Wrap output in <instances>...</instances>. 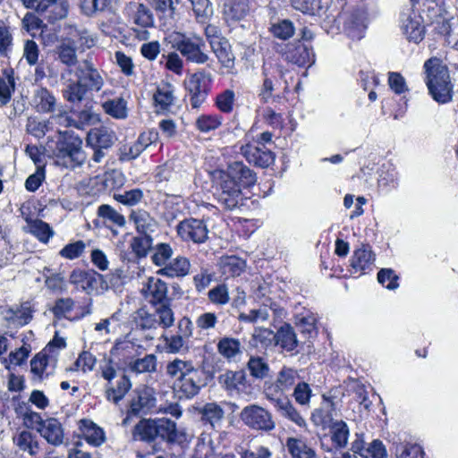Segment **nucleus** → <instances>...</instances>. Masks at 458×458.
<instances>
[{
	"label": "nucleus",
	"mask_w": 458,
	"mask_h": 458,
	"mask_svg": "<svg viewBox=\"0 0 458 458\" xmlns=\"http://www.w3.org/2000/svg\"><path fill=\"white\" fill-rule=\"evenodd\" d=\"M102 107L107 114L116 119H123L127 116L126 101L123 98L105 101Z\"/></svg>",
	"instance_id": "603ef678"
},
{
	"label": "nucleus",
	"mask_w": 458,
	"mask_h": 458,
	"mask_svg": "<svg viewBox=\"0 0 458 458\" xmlns=\"http://www.w3.org/2000/svg\"><path fill=\"white\" fill-rule=\"evenodd\" d=\"M425 82L433 99L440 104L452 101L454 85L451 81L448 67L437 57L428 59L423 65Z\"/></svg>",
	"instance_id": "7ed1b4c3"
},
{
	"label": "nucleus",
	"mask_w": 458,
	"mask_h": 458,
	"mask_svg": "<svg viewBox=\"0 0 458 458\" xmlns=\"http://www.w3.org/2000/svg\"><path fill=\"white\" fill-rule=\"evenodd\" d=\"M62 93L71 108L81 107L84 104L92 102L91 92L75 80H68L64 83Z\"/></svg>",
	"instance_id": "4468645a"
},
{
	"label": "nucleus",
	"mask_w": 458,
	"mask_h": 458,
	"mask_svg": "<svg viewBox=\"0 0 458 458\" xmlns=\"http://www.w3.org/2000/svg\"><path fill=\"white\" fill-rule=\"evenodd\" d=\"M199 22H206L213 15L209 0H189Z\"/></svg>",
	"instance_id": "680f3d73"
},
{
	"label": "nucleus",
	"mask_w": 458,
	"mask_h": 458,
	"mask_svg": "<svg viewBox=\"0 0 458 458\" xmlns=\"http://www.w3.org/2000/svg\"><path fill=\"white\" fill-rule=\"evenodd\" d=\"M246 375L243 370H226L217 377L220 386L228 392L238 389L239 386L244 385Z\"/></svg>",
	"instance_id": "79ce46f5"
},
{
	"label": "nucleus",
	"mask_w": 458,
	"mask_h": 458,
	"mask_svg": "<svg viewBox=\"0 0 458 458\" xmlns=\"http://www.w3.org/2000/svg\"><path fill=\"white\" fill-rule=\"evenodd\" d=\"M29 226V232L35 235L40 242H47L53 236L54 232L48 224L40 219L26 218Z\"/></svg>",
	"instance_id": "49530a36"
},
{
	"label": "nucleus",
	"mask_w": 458,
	"mask_h": 458,
	"mask_svg": "<svg viewBox=\"0 0 458 458\" xmlns=\"http://www.w3.org/2000/svg\"><path fill=\"white\" fill-rule=\"evenodd\" d=\"M299 379L300 374L297 369L284 366L278 372L276 382L281 386V389L288 391Z\"/></svg>",
	"instance_id": "5fc2aeb1"
},
{
	"label": "nucleus",
	"mask_w": 458,
	"mask_h": 458,
	"mask_svg": "<svg viewBox=\"0 0 458 458\" xmlns=\"http://www.w3.org/2000/svg\"><path fill=\"white\" fill-rule=\"evenodd\" d=\"M191 262L183 256L171 259L165 267L157 270V274L170 278L183 277L190 273Z\"/></svg>",
	"instance_id": "5701e85b"
},
{
	"label": "nucleus",
	"mask_w": 458,
	"mask_h": 458,
	"mask_svg": "<svg viewBox=\"0 0 458 458\" xmlns=\"http://www.w3.org/2000/svg\"><path fill=\"white\" fill-rule=\"evenodd\" d=\"M219 267L226 276H239L245 267V261L235 256L222 257Z\"/></svg>",
	"instance_id": "c03bdc74"
},
{
	"label": "nucleus",
	"mask_w": 458,
	"mask_h": 458,
	"mask_svg": "<svg viewBox=\"0 0 458 458\" xmlns=\"http://www.w3.org/2000/svg\"><path fill=\"white\" fill-rule=\"evenodd\" d=\"M281 52L286 61L299 66H304L313 62L312 50L301 42L287 44Z\"/></svg>",
	"instance_id": "dca6fc26"
},
{
	"label": "nucleus",
	"mask_w": 458,
	"mask_h": 458,
	"mask_svg": "<svg viewBox=\"0 0 458 458\" xmlns=\"http://www.w3.org/2000/svg\"><path fill=\"white\" fill-rule=\"evenodd\" d=\"M335 404L332 400L325 399L321 407L316 409L311 414V420L316 426L322 428L329 427V424L335 422L334 420Z\"/></svg>",
	"instance_id": "c9c22d12"
},
{
	"label": "nucleus",
	"mask_w": 458,
	"mask_h": 458,
	"mask_svg": "<svg viewBox=\"0 0 458 458\" xmlns=\"http://www.w3.org/2000/svg\"><path fill=\"white\" fill-rule=\"evenodd\" d=\"M156 105L165 110L174 104V88L169 83L159 85L154 94Z\"/></svg>",
	"instance_id": "09e8293b"
},
{
	"label": "nucleus",
	"mask_w": 458,
	"mask_h": 458,
	"mask_svg": "<svg viewBox=\"0 0 458 458\" xmlns=\"http://www.w3.org/2000/svg\"><path fill=\"white\" fill-rule=\"evenodd\" d=\"M19 448L30 455H36L39 452V445L36 436L30 431L23 430L15 438Z\"/></svg>",
	"instance_id": "de8ad7c7"
},
{
	"label": "nucleus",
	"mask_w": 458,
	"mask_h": 458,
	"mask_svg": "<svg viewBox=\"0 0 458 458\" xmlns=\"http://www.w3.org/2000/svg\"><path fill=\"white\" fill-rule=\"evenodd\" d=\"M157 356L155 354H146L142 358L132 360L128 363V369L131 372L136 374L151 373L157 370Z\"/></svg>",
	"instance_id": "37998d69"
},
{
	"label": "nucleus",
	"mask_w": 458,
	"mask_h": 458,
	"mask_svg": "<svg viewBox=\"0 0 458 458\" xmlns=\"http://www.w3.org/2000/svg\"><path fill=\"white\" fill-rule=\"evenodd\" d=\"M397 458H424V452L420 445L416 444L401 445L396 447Z\"/></svg>",
	"instance_id": "774afa93"
},
{
	"label": "nucleus",
	"mask_w": 458,
	"mask_h": 458,
	"mask_svg": "<svg viewBox=\"0 0 458 458\" xmlns=\"http://www.w3.org/2000/svg\"><path fill=\"white\" fill-rule=\"evenodd\" d=\"M173 256V249L168 243H158L151 256L152 262L157 267H165Z\"/></svg>",
	"instance_id": "052dcab7"
},
{
	"label": "nucleus",
	"mask_w": 458,
	"mask_h": 458,
	"mask_svg": "<svg viewBox=\"0 0 458 458\" xmlns=\"http://www.w3.org/2000/svg\"><path fill=\"white\" fill-rule=\"evenodd\" d=\"M164 41L175 51H178L188 63L204 64L209 60L205 52L206 43L204 39L195 34H186L180 31H173L165 36Z\"/></svg>",
	"instance_id": "20e7f679"
},
{
	"label": "nucleus",
	"mask_w": 458,
	"mask_h": 458,
	"mask_svg": "<svg viewBox=\"0 0 458 458\" xmlns=\"http://www.w3.org/2000/svg\"><path fill=\"white\" fill-rule=\"evenodd\" d=\"M55 53L59 61L69 67L74 66L78 63L75 39L73 38H67L62 40L56 47Z\"/></svg>",
	"instance_id": "4c0bfd02"
},
{
	"label": "nucleus",
	"mask_w": 458,
	"mask_h": 458,
	"mask_svg": "<svg viewBox=\"0 0 458 458\" xmlns=\"http://www.w3.org/2000/svg\"><path fill=\"white\" fill-rule=\"evenodd\" d=\"M11 314L9 319L18 326H25L32 319L33 310L29 301L21 303L19 307L11 308L8 310Z\"/></svg>",
	"instance_id": "a18cd8bd"
},
{
	"label": "nucleus",
	"mask_w": 458,
	"mask_h": 458,
	"mask_svg": "<svg viewBox=\"0 0 458 458\" xmlns=\"http://www.w3.org/2000/svg\"><path fill=\"white\" fill-rule=\"evenodd\" d=\"M157 399L151 388L137 390L132 397L129 413L132 415L147 414L156 406Z\"/></svg>",
	"instance_id": "f3484780"
},
{
	"label": "nucleus",
	"mask_w": 458,
	"mask_h": 458,
	"mask_svg": "<svg viewBox=\"0 0 458 458\" xmlns=\"http://www.w3.org/2000/svg\"><path fill=\"white\" fill-rule=\"evenodd\" d=\"M176 230L178 235L183 241L202 243L208 239V230L207 225L199 219H184L177 225Z\"/></svg>",
	"instance_id": "9b49d317"
},
{
	"label": "nucleus",
	"mask_w": 458,
	"mask_h": 458,
	"mask_svg": "<svg viewBox=\"0 0 458 458\" xmlns=\"http://www.w3.org/2000/svg\"><path fill=\"white\" fill-rule=\"evenodd\" d=\"M126 11L131 17L132 22L141 28L153 27L155 23L154 16L151 10L140 3H130Z\"/></svg>",
	"instance_id": "4be33fe9"
},
{
	"label": "nucleus",
	"mask_w": 458,
	"mask_h": 458,
	"mask_svg": "<svg viewBox=\"0 0 458 458\" xmlns=\"http://www.w3.org/2000/svg\"><path fill=\"white\" fill-rule=\"evenodd\" d=\"M249 0H225L224 16L229 21L242 20L249 13Z\"/></svg>",
	"instance_id": "473e14b6"
},
{
	"label": "nucleus",
	"mask_w": 458,
	"mask_h": 458,
	"mask_svg": "<svg viewBox=\"0 0 458 458\" xmlns=\"http://www.w3.org/2000/svg\"><path fill=\"white\" fill-rule=\"evenodd\" d=\"M70 10L68 0H41L39 6V14L49 23H55L57 21L67 17Z\"/></svg>",
	"instance_id": "2eb2a0df"
},
{
	"label": "nucleus",
	"mask_w": 458,
	"mask_h": 458,
	"mask_svg": "<svg viewBox=\"0 0 458 458\" xmlns=\"http://www.w3.org/2000/svg\"><path fill=\"white\" fill-rule=\"evenodd\" d=\"M134 321L141 329H153L158 327L155 312L150 313L144 308H140L135 312Z\"/></svg>",
	"instance_id": "bf43d9fd"
},
{
	"label": "nucleus",
	"mask_w": 458,
	"mask_h": 458,
	"mask_svg": "<svg viewBox=\"0 0 458 458\" xmlns=\"http://www.w3.org/2000/svg\"><path fill=\"white\" fill-rule=\"evenodd\" d=\"M153 239L151 235H142L133 237L130 247L137 259L147 257L148 251L151 250Z\"/></svg>",
	"instance_id": "8fccbe9b"
},
{
	"label": "nucleus",
	"mask_w": 458,
	"mask_h": 458,
	"mask_svg": "<svg viewBox=\"0 0 458 458\" xmlns=\"http://www.w3.org/2000/svg\"><path fill=\"white\" fill-rule=\"evenodd\" d=\"M374 261L375 255L370 247L363 244L353 251L351 259V267L356 272H363L367 269L371 270Z\"/></svg>",
	"instance_id": "bb28decb"
},
{
	"label": "nucleus",
	"mask_w": 458,
	"mask_h": 458,
	"mask_svg": "<svg viewBox=\"0 0 458 458\" xmlns=\"http://www.w3.org/2000/svg\"><path fill=\"white\" fill-rule=\"evenodd\" d=\"M154 307L158 327L163 328L171 327L174 323V315L171 309V301H169V302H164Z\"/></svg>",
	"instance_id": "864d4df0"
},
{
	"label": "nucleus",
	"mask_w": 458,
	"mask_h": 458,
	"mask_svg": "<svg viewBox=\"0 0 458 458\" xmlns=\"http://www.w3.org/2000/svg\"><path fill=\"white\" fill-rule=\"evenodd\" d=\"M208 300L216 305H225L229 302L228 287L225 284H220L209 290Z\"/></svg>",
	"instance_id": "69168bd1"
},
{
	"label": "nucleus",
	"mask_w": 458,
	"mask_h": 458,
	"mask_svg": "<svg viewBox=\"0 0 458 458\" xmlns=\"http://www.w3.org/2000/svg\"><path fill=\"white\" fill-rule=\"evenodd\" d=\"M32 103L38 113L47 114L57 110L56 98L47 88H40L35 91Z\"/></svg>",
	"instance_id": "393cba45"
},
{
	"label": "nucleus",
	"mask_w": 458,
	"mask_h": 458,
	"mask_svg": "<svg viewBox=\"0 0 458 458\" xmlns=\"http://www.w3.org/2000/svg\"><path fill=\"white\" fill-rule=\"evenodd\" d=\"M97 216L102 220L103 225L111 228V225L123 227L125 225V217L116 209L108 204H102L98 208Z\"/></svg>",
	"instance_id": "e433bc0d"
},
{
	"label": "nucleus",
	"mask_w": 458,
	"mask_h": 458,
	"mask_svg": "<svg viewBox=\"0 0 458 458\" xmlns=\"http://www.w3.org/2000/svg\"><path fill=\"white\" fill-rule=\"evenodd\" d=\"M130 218L134 222L138 233L142 235H151L157 227V221L143 209L131 211Z\"/></svg>",
	"instance_id": "c756f323"
},
{
	"label": "nucleus",
	"mask_w": 458,
	"mask_h": 458,
	"mask_svg": "<svg viewBox=\"0 0 458 458\" xmlns=\"http://www.w3.org/2000/svg\"><path fill=\"white\" fill-rule=\"evenodd\" d=\"M222 124V117L217 114H201L195 121L196 128L203 133L215 131Z\"/></svg>",
	"instance_id": "13d9d810"
},
{
	"label": "nucleus",
	"mask_w": 458,
	"mask_h": 458,
	"mask_svg": "<svg viewBox=\"0 0 458 458\" xmlns=\"http://www.w3.org/2000/svg\"><path fill=\"white\" fill-rule=\"evenodd\" d=\"M218 183L217 200L228 210L242 204V187L249 188L257 182V174L241 161L228 165L225 171H218L216 177Z\"/></svg>",
	"instance_id": "f257e3e1"
},
{
	"label": "nucleus",
	"mask_w": 458,
	"mask_h": 458,
	"mask_svg": "<svg viewBox=\"0 0 458 458\" xmlns=\"http://www.w3.org/2000/svg\"><path fill=\"white\" fill-rule=\"evenodd\" d=\"M285 447L292 458H318L315 450L301 438L288 437Z\"/></svg>",
	"instance_id": "2f4dec72"
},
{
	"label": "nucleus",
	"mask_w": 458,
	"mask_h": 458,
	"mask_svg": "<svg viewBox=\"0 0 458 458\" xmlns=\"http://www.w3.org/2000/svg\"><path fill=\"white\" fill-rule=\"evenodd\" d=\"M141 293L146 301L152 306H157L171 301L168 297L166 283L159 278L148 277L141 289Z\"/></svg>",
	"instance_id": "ddd939ff"
},
{
	"label": "nucleus",
	"mask_w": 458,
	"mask_h": 458,
	"mask_svg": "<svg viewBox=\"0 0 458 458\" xmlns=\"http://www.w3.org/2000/svg\"><path fill=\"white\" fill-rule=\"evenodd\" d=\"M400 27L410 42L420 43L425 37V26L422 17L413 9H407L400 15Z\"/></svg>",
	"instance_id": "6e6552de"
},
{
	"label": "nucleus",
	"mask_w": 458,
	"mask_h": 458,
	"mask_svg": "<svg viewBox=\"0 0 458 458\" xmlns=\"http://www.w3.org/2000/svg\"><path fill=\"white\" fill-rule=\"evenodd\" d=\"M240 417L246 426L255 430L268 432L276 427L271 413L257 404L244 407Z\"/></svg>",
	"instance_id": "0eeeda50"
},
{
	"label": "nucleus",
	"mask_w": 458,
	"mask_h": 458,
	"mask_svg": "<svg viewBox=\"0 0 458 458\" xmlns=\"http://www.w3.org/2000/svg\"><path fill=\"white\" fill-rule=\"evenodd\" d=\"M218 353L228 361L235 360L242 353L239 339L230 336L222 337L216 344Z\"/></svg>",
	"instance_id": "72a5a7b5"
},
{
	"label": "nucleus",
	"mask_w": 458,
	"mask_h": 458,
	"mask_svg": "<svg viewBox=\"0 0 458 458\" xmlns=\"http://www.w3.org/2000/svg\"><path fill=\"white\" fill-rule=\"evenodd\" d=\"M131 438L134 441L151 444L156 439L155 420L141 419L131 430Z\"/></svg>",
	"instance_id": "cd10ccee"
},
{
	"label": "nucleus",
	"mask_w": 458,
	"mask_h": 458,
	"mask_svg": "<svg viewBox=\"0 0 458 458\" xmlns=\"http://www.w3.org/2000/svg\"><path fill=\"white\" fill-rule=\"evenodd\" d=\"M51 157L56 165L70 170L81 166L87 160L82 140L78 137L59 138L51 150Z\"/></svg>",
	"instance_id": "39448f33"
},
{
	"label": "nucleus",
	"mask_w": 458,
	"mask_h": 458,
	"mask_svg": "<svg viewBox=\"0 0 458 458\" xmlns=\"http://www.w3.org/2000/svg\"><path fill=\"white\" fill-rule=\"evenodd\" d=\"M197 411L200 415L201 422L210 425L213 428L220 427L225 417L224 409L216 403H207Z\"/></svg>",
	"instance_id": "b1692460"
},
{
	"label": "nucleus",
	"mask_w": 458,
	"mask_h": 458,
	"mask_svg": "<svg viewBox=\"0 0 458 458\" xmlns=\"http://www.w3.org/2000/svg\"><path fill=\"white\" fill-rule=\"evenodd\" d=\"M271 32L276 38L288 39L294 34V26L289 20H282L271 27Z\"/></svg>",
	"instance_id": "338daca9"
},
{
	"label": "nucleus",
	"mask_w": 458,
	"mask_h": 458,
	"mask_svg": "<svg viewBox=\"0 0 458 458\" xmlns=\"http://www.w3.org/2000/svg\"><path fill=\"white\" fill-rule=\"evenodd\" d=\"M74 75L76 77L75 81L86 88L89 92H98L104 85V80L101 74L89 59L83 60L78 64L74 71Z\"/></svg>",
	"instance_id": "9d476101"
},
{
	"label": "nucleus",
	"mask_w": 458,
	"mask_h": 458,
	"mask_svg": "<svg viewBox=\"0 0 458 458\" xmlns=\"http://www.w3.org/2000/svg\"><path fill=\"white\" fill-rule=\"evenodd\" d=\"M48 121L39 120L37 117H29L26 123V131L37 139H41L48 131Z\"/></svg>",
	"instance_id": "0e129e2a"
},
{
	"label": "nucleus",
	"mask_w": 458,
	"mask_h": 458,
	"mask_svg": "<svg viewBox=\"0 0 458 458\" xmlns=\"http://www.w3.org/2000/svg\"><path fill=\"white\" fill-rule=\"evenodd\" d=\"M331 441L335 448L344 449L348 444L350 430L344 420H335L327 427Z\"/></svg>",
	"instance_id": "58836bf2"
},
{
	"label": "nucleus",
	"mask_w": 458,
	"mask_h": 458,
	"mask_svg": "<svg viewBox=\"0 0 458 458\" xmlns=\"http://www.w3.org/2000/svg\"><path fill=\"white\" fill-rule=\"evenodd\" d=\"M210 73L199 71L191 74L186 81V89L190 94V102L192 108L198 109L206 101L208 97L206 81H210Z\"/></svg>",
	"instance_id": "1a4fd4ad"
},
{
	"label": "nucleus",
	"mask_w": 458,
	"mask_h": 458,
	"mask_svg": "<svg viewBox=\"0 0 458 458\" xmlns=\"http://www.w3.org/2000/svg\"><path fill=\"white\" fill-rule=\"evenodd\" d=\"M240 153L246 160L260 168H267L274 164L276 155L266 146H257L255 144H245L240 148Z\"/></svg>",
	"instance_id": "f8f14e48"
},
{
	"label": "nucleus",
	"mask_w": 458,
	"mask_h": 458,
	"mask_svg": "<svg viewBox=\"0 0 458 458\" xmlns=\"http://www.w3.org/2000/svg\"><path fill=\"white\" fill-rule=\"evenodd\" d=\"M210 47L218 61L225 68L232 69L234 66L235 57L225 38L218 42H212Z\"/></svg>",
	"instance_id": "ea45409f"
},
{
	"label": "nucleus",
	"mask_w": 458,
	"mask_h": 458,
	"mask_svg": "<svg viewBox=\"0 0 458 458\" xmlns=\"http://www.w3.org/2000/svg\"><path fill=\"white\" fill-rule=\"evenodd\" d=\"M250 375L257 379H263L269 374L270 369L265 359L258 356H251L247 363Z\"/></svg>",
	"instance_id": "6e6d98bb"
},
{
	"label": "nucleus",
	"mask_w": 458,
	"mask_h": 458,
	"mask_svg": "<svg viewBox=\"0 0 458 458\" xmlns=\"http://www.w3.org/2000/svg\"><path fill=\"white\" fill-rule=\"evenodd\" d=\"M276 333L268 328L257 327L252 334V341L255 346L260 345L263 348L275 344Z\"/></svg>",
	"instance_id": "e2e57ef3"
},
{
	"label": "nucleus",
	"mask_w": 458,
	"mask_h": 458,
	"mask_svg": "<svg viewBox=\"0 0 458 458\" xmlns=\"http://www.w3.org/2000/svg\"><path fill=\"white\" fill-rule=\"evenodd\" d=\"M73 118L71 120L70 124L77 129H84L95 122L98 121V114L92 109V102L90 104H84L81 107L71 108Z\"/></svg>",
	"instance_id": "a878e982"
},
{
	"label": "nucleus",
	"mask_w": 458,
	"mask_h": 458,
	"mask_svg": "<svg viewBox=\"0 0 458 458\" xmlns=\"http://www.w3.org/2000/svg\"><path fill=\"white\" fill-rule=\"evenodd\" d=\"M116 140V133L109 127L99 126L90 129L86 142L94 151L91 159L95 163H101L106 150L111 148Z\"/></svg>",
	"instance_id": "423d86ee"
},
{
	"label": "nucleus",
	"mask_w": 458,
	"mask_h": 458,
	"mask_svg": "<svg viewBox=\"0 0 458 458\" xmlns=\"http://www.w3.org/2000/svg\"><path fill=\"white\" fill-rule=\"evenodd\" d=\"M166 374L176 378L179 391L188 399L196 396L208 385L207 372L195 367L191 360L174 359L166 365Z\"/></svg>",
	"instance_id": "f03ea898"
},
{
	"label": "nucleus",
	"mask_w": 458,
	"mask_h": 458,
	"mask_svg": "<svg viewBox=\"0 0 458 458\" xmlns=\"http://www.w3.org/2000/svg\"><path fill=\"white\" fill-rule=\"evenodd\" d=\"M71 31L69 32V38L75 39V47L81 52L89 49L95 45L94 38L85 30H78L75 27L70 26Z\"/></svg>",
	"instance_id": "4d7b16f0"
},
{
	"label": "nucleus",
	"mask_w": 458,
	"mask_h": 458,
	"mask_svg": "<svg viewBox=\"0 0 458 458\" xmlns=\"http://www.w3.org/2000/svg\"><path fill=\"white\" fill-rule=\"evenodd\" d=\"M37 431L52 445L56 446L64 443V428L61 422L55 418L46 419L42 427L37 428Z\"/></svg>",
	"instance_id": "a211bd4d"
},
{
	"label": "nucleus",
	"mask_w": 458,
	"mask_h": 458,
	"mask_svg": "<svg viewBox=\"0 0 458 458\" xmlns=\"http://www.w3.org/2000/svg\"><path fill=\"white\" fill-rule=\"evenodd\" d=\"M299 341L293 327L284 324L276 333L275 345L280 346L286 352H293L298 346Z\"/></svg>",
	"instance_id": "7c9ffc66"
},
{
	"label": "nucleus",
	"mask_w": 458,
	"mask_h": 458,
	"mask_svg": "<svg viewBox=\"0 0 458 458\" xmlns=\"http://www.w3.org/2000/svg\"><path fill=\"white\" fill-rule=\"evenodd\" d=\"M81 430L87 443L93 446H100L106 441L104 429L90 420H81Z\"/></svg>",
	"instance_id": "f704fd0d"
},
{
	"label": "nucleus",
	"mask_w": 458,
	"mask_h": 458,
	"mask_svg": "<svg viewBox=\"0 0 458 458\" xmlns=\"http://www.w3.org/2000/svg\"><path fill=\"white\" fill-rule=\"evenodd\" d=\"M56 360H51L45 352L36 354L30 360V371L34 377L42 380L53 375L55 369Z\"/></svg>",
	"instance_id": "412c9836"
},
{
	"label": "nucleus",
	"mask_w": 458,
	"mask_h": 458,
	"mask_svg": "<svg viewBox=\"0 0 458 458\" xmlns=\"http://www.w3.org/2000/svg\"><path fill=\"white\" fill-rule=\"evenodd\" d=\"M262 74L264 76V80L259 92L260 101L263 103H268L270 100L276 101L280 99V96L275 95L274 92L277 89V85L279 83L278 77L281 76V72L276 71L275 72H271L264 66Z\"/></svg>",
	"instance_id": "6ab92c4d"
},
{
	"label": "nucleus",
	"mask_w": 458,
	"mask_h": 458,
	"mask_svg": "<svg viewBox=\"0 0 458 458\" xmlns=\"http://www.w3.org/2000/svg\"><path fill=\"white\" fill-rule=\"evenodd\" d=\"M131 383L128 376L123 374L116 383V386H106V396L108 401L118 403L129 392Z\"/></svg>",
	"instance_id": "a19ab883"
},
{
	"label": "nucleus",
	"mask_w": 458,
	"mask_h": 458,
	"mask_svg": "<svg viewBox=\"0 0 458 458\" xmlns=\"http://www.w3.org/2000/svg\"><path fill=\"white\" fill-rule=\"evenodd\" d=\"M276 408L282 414V416L289 419L296 425L300 427L305 425V420L293 407L288 398H283L281 401H278L277 407Z\"/></svg>",
	"instance_id": "3c124183"
},
{
	"label": "nucleus",
	"mask_w": 458,
	"mask_h": 458,
	"mask_svg": "<svg viewBox=\"0 0 458 458\" xmlns=\"http://www.w3.org/2000/svg\"><path fill=\"white\" fill-rule=\"evenodd\" d=\"M156 439L160 438L167 443L179 441V433L176 423L166 418L155 419Z\"/></svg>",
	"instance_id": "c85d7f7f"
},
{
	"label": "nucleus",
	"mask_w": 458,
	"mask_h": 458,
	"mask_svg": "<svg viewBox=\"0 0 458 458\" xmlns=\"http://www.w3.org/2000/svg\"><path fill=\"white\" fill-rule=\"evenodd\" d=\"M366 13L364 11L357 9L352 12L344 21V30L348 36L352 39H360L363 38L366 25Z\"/></svg>",
	"instance_id": "aec40b11"
}]
</instances>
